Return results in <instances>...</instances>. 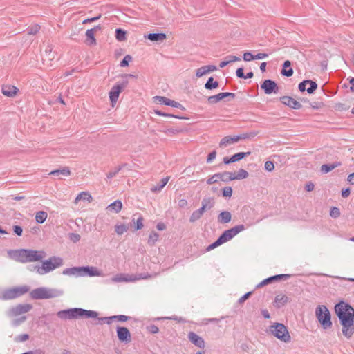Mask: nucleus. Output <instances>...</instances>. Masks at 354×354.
<instances>
[{"mask_svg":"<svg viewBox=\"0 0 354 354\" xmlns=\"http://www.w3.org/2000/svg\"><path fill=\"white\" fill-rule=\"evenodd\" d=\"M129 82L127 80H123L122 82H118L115 84L109 93L110 102L111 106L113 107L116 103L120 94L122 93L123 89L128 85Z\"/></svg>","mask_w":354,"mask_h":354,"instance_id":"1a4fd4ad","label":"nucleus"},{"mask_svg":"<svg viewBox=\"0 0 354 354\" xmlns=\"http://www.w3.org/2000/svg\"><path fill=\"white\" fill-rule=\"evenodd\" d=\"M151 277L149 274H118L115 277L111 278L113 282H130L140 279H148Z\"/></svg>","mask_w":354,"mask_h":354,"instance_id":"9d476101","label":"nucleus"},{"mask_svg":"<svg viewBox=\"0 0 354 354\" xmlns=\"http://www.w3.org/2000/svg\"><path fill=\"white\" fill-rule=\"evenodd\" d=\"M294 73V71L291 67V62L290 60H286L281 70V75L284 77H290Z\"/></svg>","mask_w":354,"mask_h":354,"instance_id":"cd10ccee","label":"nucleus"},{"mask_svg":"<svg viewBox=\"0 0 354 354\" xmlns=\"http://www.w3.org/2000/svg\"><path fill=\"white\" fill-rule=\"evenodd\" d=\"M13 233L17 236H21L23 234V228L21 225H15L12 226Z\"/></svg>","mask_w":354,"mask_h":354,"instance_id":"338daca9","label":"nucleus"},{"mask_svg":"<svg viewBox=\"0 0 354 354\" xmlns=\"http://www.w3.org/2000/svg\"><path fill=\"white\" fill-rule=\"evenodd\" d=\"M187 337L189 342L194 346L200 348H203L205 347L204 339L194 332H189L188 333Z\"/></svg>","mask_w":354,"mask_h":354,"instance_id":"4be33fe9","label":"nucleus"},{"mask_svg":"<svg viewBox=\"0 0 354 354\" xmlns=\"http://www.w3.org/2000/svg\"><path fill=\"white\" fill-rule=\"evenodd\" d=\"M41 266L37 268V273L43 275L62 266L64 263L63 259L59 257L53 256L48 259L41 260Z\"/></svg>","mask_w":354,"mask_h":354,"instance_id":"423d86ee","label":"nucleus"},{"mask_svg":"<svg viewBox=\"0 0 354 354\" xmlns=\"http://www.w3.org/2000/svg\"><path fill=\"white\" fill-rule=\"evenodd\" d=\"M86 200L91 202L93 200L91 195L87 192H80L76 197L75 201L79 200Z\"/></svg>","mask_w":354,"mask_h":354,"instance_id":"a18cd8bd","label":"nucleus"},{"mask_svg":"<svg viewBox=\"0 0 354 354\" xmlns=\"http://www.w3.org/2000/svg\"><path fill=\"white\" fill-rule=\"evenodd\" d=\"M315 316L324 330H328L332 328L331 314L326 306H317L315 308Z\"/></svg>","mask_w":354,"mask_h":354,"instance_id":"39448f33","label":"nucleus"},{"mask_svg":"<svg viewBox=\"0 0 354 354\" xmlns=\"http://www.w3.org/2000/svg\"><path fill=\"white\" fill-rule=\"evenodd\" d=\"M116 333L118 340L124 344H128L131 340V335L129 330L124 326H117Z\"/></svg>","mask_w":354,"mask_h":354,"instance_id":"f3484780","label":"nucleus"},{"mask_svg":"<svg viewBox=\"0 0 354 354\" xmlns=\"http://www.w3.org/2000/svg\"><path fill=\"white\" fill-rule=\"evenodd\" d=\"M68 239L73 243H77L80 240L81 236L77 233L71 232L68 234Z\"/></svg>","mask_w":354,"mask_h":354,"instance_id":"e2e57ef3","label":"nucleus"},{"mask_svg":"<svg viewBox=\"0 0 354 354\" xmlns=\"http://www.w3.org/2000/svg\"><path fill=\"white\" fill-rule=\"evenodd\" d=\"M169 178H170L169 176L162 178L160 180L159 183H158L156 185H155L151 188V191L152 192H158L161 191L163 189V187L167 185Z\"/></svg>","mask_w":354,"mask_h":354,"instance_id":"c9c22d12","label":"nucleus"},{"mask_svg":"<svg viewBox=\"0 0 354 354\" xmlns=\"http://www.w3.org/2000/svg\"><path fill=\"white\" fill-rule=\"evenodd\" d=\"M255 290L256 289L254 288L253 290L249 291V292L245 293L242 297H241L239 298V299L238 300V303L240 304H242L243 303H244L245 301H246L248 299H249L252 296V295L254 293Z\"/></svg>","mask_w":354,"mask_h":354,"instance_id":"6e6d98bb","label":"nucleus"},{"mask_svg":"<svg viewBox=\"0 0 354 354\" xmlns=\"http://www.w3.org/2000/svg\"><path fill=\"white\" fill-rule=\"evenodd\" d=\"M132 61V57L130 55H127L124 57V58L121 60L120 63V66L121 67H127L129 66V62Z\"/></svg>","mask_w":354,"mask_h":354,"instance_id":"603ef678","label":"nucleus"},{"mask_svg":"<svg viewBox=\"0 0 354 354\" xmlns=\"http://www.w3.org/2000/svg\"><path fill=\"white\" fill-rule=\"evenodd\" d=\"M29 338H30V335L28 334L24 333V334H21V335H19L17 337H15V341L17 342H25V341L28 340Z\"/></svg>","mask_w":354,"mask_h":354,"instance_id":"680f3d73","label":"nucleus"},{"mask_svg":"<svg viewBox=\"0 0 354 354\" xmlns=\"http://www.w3.org/2000/svg\"><path fill=\"white\" fill-rule=\"evenodd\" d=\"M245 229V225L243 224L235 225L233 227L224 230L218 238L223 243H226Z\"/></svg>","mask_w":354,"mask_h":354,"instance_id":"9b49d317","label":"nucleus"},{"mask_svg":"<svg viewBox=\"0 0 354 354\" xmlns=\"http://www.w3.org/2000/svg\"><path fill=\"white\" fill-rule=\"evenodd\" d=\"M127 32L121 28L115 29V37L118 41L127 40Z\"/></svg>","mask_w":354,"mask_h":354,"instance_id":"4c0bfd02","label":"nucleus"},{"mask_svg":"<svg viewBox=\"0 0 354 354\" xmlns=\"http://www.w3.org/2000/svg\"><path fill=\"white\" fill-rule=\"evenodd\" d=\"M341 213L340 210L337 207H332L330 210V216L333 218L339 217Z\"/></svg>","mask_w":354,"mask_h":354,"instance_id":"4d7b16f0","label":"nucleus"},{"mask_svg":"<svg viewBox=\"0 0 354 354\" xmlns=\"http://www.w3.org/2000/svg\"><path fill=\"white\" fill-rule=\"evenodd\" d=\"M159 237V234L156 231H152L149 236L147 243L150 246L155 245Z\"/></svg>","mask_w":354,"mask_h":354,"instance_id":"79ce46f5","label":"nucleus"},{"mask_svg":"<svg viewBox=\"0 0 354 354\" xmlns=\"http://www.w3.org/2000/svg\"><path fill=\"white\" fill-rule=\"evenodd\" d=\"M29 290L30 287L28 286H16L10 288H7L0 293V299H14L27 293Z\"/></svg>","mask_w":354,"mask_h":354,"instance_id":"6e6552de","label":"nucleus"},{"mask_svg":"<svg viewBox=\"0 0 354 354\" xmlns=\"http://www.w3.org/2000/svg\"><path fill=\"white\" fill-rule=\"evenodd\" d=\"M40 26L37 24L29 26L26 30L28 35H36L40 30Z\"/></svg>","mask_w":354,"mask_h":354,"instance_id":"09e8293b","label":"nucleus"},{"mask_svg":"<svg viewBox=\"0 0 354 354\" xmlns=\"http://www.w3.org/2000/svg\"><path fill=\"white\" fill-rule=\"evenodd\" d=\"M279 100L283 105L295 110L300 109L302 107V105L299 101L290 96H282L279 98Z\"/></svg>","mask_w":354,"mask_h":354,"instance_id":"6ab92c4d","label":"nucleus"},{"mask_svg":"<svg viewBox=\"0 0 354 354\" xmlns=\"http://www.w3.org/2000/svg\"><path fill=\"white\" fill-rule=\"evenodd\" d=\"M249 176L248 172L243 169H239L237 171V174H235V173L232 172L231 176H230V179L231 178L232 180H241L247 178Z\"/></svg>","mask_w":354,"mask_h":354,"instance_id":"2f4dec72","label":"nucleus"},{"mask_svg":"<svg viewBox=\"0 0 354 354\" xmlns=\"http://www.w3.org/2000/svg\"><path fill=\"white\" fill-rule=\"evenodd\" d=\"M232 172L230 171H223L222 173H216L213 176H210L207 180V185H212L218 182V180H221L225 183H228L232 181V179H230V176H231Z\"/></svg>","mask_w":354,"mask_h":354,"instance_id":"dca6fc26","label":"nucleus"},{"mask_svg":"<svg viewBox=\"0 0 354 354\" xmlns=\"http://www.w3.org/2000/svg\"><path fill=\"white\" fill-rule=\"evenodd\" d=\"M334 109L337 111H345L349 109V106L346 104L342 103V102H337L336 103L334 106Z\"/></svg>","mask_w":354,"mask_h":354,"instance_id":"8fccbe9b","label":"nucleus"},{"mask_svg":"<svg viewBox=\"0 0 354 354\" xmlns=\"http://www.w3.org/2000/svg\"><path fill=\"white\" fill-rule=\"evenodd\" d=\"M233 194V189L230 186H227L221 189V195L224 198H231Z\"/></svg>","mask_w":354,"mask_h":354,"instance_id":"49530a36","label":"nucleus"},{"mask_svg":"<svg viewBox=\"0 0 354 354\" xmlns=\"http://www.w3.org/2000/svg\"><path fill=\"white\" fill-rule=\"evenodd\" d=\"M342 165L341 162H334L330 164H324L321 166L320 171L322 174H328L335 168L340 166Z\"/></svg>","mask_w":354,"mask_h":354,"instance_id":"7c9ffc66","label":"nucleus"},{"mask_svg":"<svg viewBox=\"0 0 354 354\" xmlns=\"http://www.w3.org/2000/svg\"><path fill=\"white\" fill-rule=\"evenodd\" d=\"M8 254L11 259L22 263L40 261L46 255L44 250H35L25 248L10 250L8 251Z\"/></svg>","mask_w":354,"mask_h":354,"instance_id":"f03ea898","label":"nucleus"},{"mask_svg":"<svg viewBox=\"0 0 354 354\" xmlns=\"http://www.w3.org/2000/svg\"><path fill=\"white\" fill-rule=\"evenodd\" d=\"M334 310L342 326V334L350 339L354 334V308L342 300L335 305Z\"/></svg>","mask_w":354,"mask_h":354,"instance_id":"f257e3e1","label":"nucleus"},{"mask_svg":"<svg viewBox=\"0 0 354 354\" xmlns=\"http://www.w3.org/2000/svg\"><path fill=\"white\" fill-rule=\"evenodd\" d=\"M80 266H75L71 268H67L62 272L64 275H74L75 277H80Z\"/></svg>","mask_w":354,"mask_h":354,"instance_id":"e433bc0d","label":"nucleus"},{"mask_svg":"<svg viewBox=\"0 0 354 354\" xmlns=\"http://www.w3.org/2000/svg\"><path fill=\"white\" fill-rule=\"evenodd\" d=\"M26 320V316H21L19 318L15 319L12 321V325L14 327H17L21 325L23 322Z\"/></svg>","mask_w":354,"mask_h":354,"instance_id":"13d9d810","label":"nucleus"},{"mask_svg":"<svg viewBox=\"0 0 354 354\" xmlns=\"http://www.w3.org/2000/svg\"><path fill=\"white\" fill-rule=\"evenodd\" d=\"M128 165L127 163H124L121 165H119L118 167H116L114 171H109L108 174H106V177L107 178H113L115 176H116V174L122 169L124 168V167L127 166Z\"/></svg>","mask_w":354,"mask_h":354,"instance_id":"de8ad7c7","label":"nucleus"},{"mask_svg":"<svg viewBox=\"0 0 354 354\" xmlns=\"http://www.w3.org/2000/svg\"><path fill=\"white\" fill-rule=\"evenodd\" d=\"M57 315L62 319H90L97 318L99 313L95 310H86L81 308H71L58 311Z\"/></svg>","mask_w":354,"mask_h":354,"instance_id":"7ed1b4c3","label":"nucleus"},{"mask_svg":"<svg viewBox=\"0 0 354 354\" xmlns=\"http://www.w3.org/2000/svg\"><path fill=\"white\" fill-rule=\"evenodd\" d=\"M201 216H202V214L198 213V211L195 210L192 212V214H191V216L189 217V222L194 223V222L199 220Z\"/></svg>","mask_w":354,"mask_h":354,"instance_id":"0e129e2a","label":"nucleus"},{"mask_svg":"<svg viewBox=\"0 0 354 354\" xmlns=\"http://www.w3.org/2000/svg\"><path fill=\"white\" fill-rule=\"evenodd\" d=\"M290 301V299L286 295H277L274 299L273 305L277 308H281Z\"/></svg>","mask_w":354,"mask_h":354,"instance_id":"393cba45","label":"nucleus"},{"mask_svg":"<svg viewBox=\"0 0 354 354\" xmlns=\"http://www.w3.org/2000/svg\"><path fill=\"white\" fill-rule=\"evenodd\" d=\"M63 294L64 291L62 290L39 287L33 289L30 292V297L32 299L41 300L60 297Z\"/></svg>","mask_w":354,"mask_h":354,"instance_id":"20e7f679","label":"nucleus"},{"mask_svg":"<svg viewBox=\"0 0 354 354\" xmlns=\"http://www.w3.org/2000/svg\"><path fill=\"white\" fill-rule=\"evenodd\" d=\"M157 320L160 319H171V320H176L180 323H185L186 320L185 319L183 318L182 317H177L176 315L171 316V317H158L156 319Z\"/></svg>","mask_w":354,"mask_h":354,"instance_id":"3c124183","label":"nucleus"},{"mask_svg":"<svg viewBox=\"0 0 354 354\" xmlns=\"http://www.w3.org/2000/svg\"><path fill=\"white\" fill-rule=\"evenodd\" d=\"M97 319V322L94 323V324H102L104 323H106L107 324H111L112 322H113V315L110 317H98L96 318Z\"/></svg>","mask_w":354,"mask_h":354,"instance_id":"37998d69","label":"nucleus"},{"mask_svg":"<svg viewBox=\"0 0 354 354\" xmlns=\"http://www.w3.org/2000/svg\"><path fill=\"white\" fill-rule=\"evenodd\" d=\"M122 208V203L120 200H115L110 205H109L106 209L109 211L118 213Z\"/></svg>","mask_w":354,"mask_h":354,"instance_id":"473e14b6","label":"nucleus"},{"mask_svg":"<svg viewBox=\"0 0 354 354\" xmlns=\"http://www.w3.org/2000/svg\"><path fill=\"white\" fill-rule=\"evenodd\" d=\"M162 131L168 135H175V134L181 133L183 131V130L175 129V128H169V129H167Z\"/></svg>","mask_w":354,"mask_h":354,"instance_id":"69168bd1","label":"nucleus"},{"mask_svg":"<svg viewBox=\"0 0 354 354\" xmlns=\"http://www.w3.org/2000/svg\"><path fill=\"white\" fill-rule=\"evenodd\" d=\"M131 318V317L124 315H113V320L120 322H125L129 320Z\"/></svg>","mask_w":354,"mask_h":354,"instance_id":"5fc2aeb1","label":"nucleus"},{"mask_svg":"<svg viewBox=\"0 0 354 354\" xmlns=\"http://www.w3.org/2000/svg\"><path fill=\"white\" fill-rule=\"evenodd\" d=\"M259 131H252L250 132H246L243 133L244 140H251L254 138L257 135H258Z\"/></svg>","mask_w":354,"mask_h":354,"instance_id":"052dcab7","label":"nucleus"},{"mask_svg":"<svg viewBox=\"0 0 354 354\" xmlns=\"http://www.w3.org/2000/svg\"><path fill=\"white\" fill-rule=\"evenodd\" d=\"M153 102L158 103L160 104H163L165 106H169L174 108V106H176V101L171 100L169 98H167L165 96H155L153 97Z\"/></svg>","mask_w":354,"mask_h":354,"instance_id":"bb28decb","label":"nucleus"},{"mask_svg":"<svg viewBox=\"0 0 354 354\" xmlns=\"http://www.w3.org/2000/svg\"><path fill=\"white\" fill-rule=\"evenodd\" d=\"M243 59L245 62H250L252 60H255L254 55H252V53L250 51H245L243 53Z\"/></svg>","mask_w":354,"mask_h":354,"instance_id":"bf43d9fd","label":"nucleus"},{"mask_svg":"<svg viewBox=\"0 0 354 354\" xmlns=\"http://www.w3.org/2000/svg\"><path fill=\"white\" fill-rule=\"evenodd\" d=\"M32 305L30 304H19L10 308L8 315L10 317L17 316L30 311Z\"/></svg>","mask_w":354,"mask_h":354,"instance_id":"2eb2a0df","label":"nucleus"},{"mask_svg":"<svg viewBox=\"0 0 354 354\" xmlns=\"http://www.w3.org/2000/svg\"><path fill=\"white\" fill-rule=\"evenodd\" d=\"M317 87V84L312 80H304L298 85V89L301 93L306 91L308 94H313Z\"/></svg>","mask_w":354,"mask_h":354,"instance_id":"4468645a","label":"nucleus"},{"mask_svg":"<svg viewBox=\"0 0 354 354\" xmlns=\"http://www.w3.org/2000/svg\"><path fill=\"white\" fill-rule=\"evenodd\" d=\"M236 95L234 93L230 92H222L219 93L216 95H211L208 97L207 102L210 104H214L219 102L222 100L230 97V98H234Z\"/></svg>","mask_w":354,"mask_h":354,"instance_id":"aec40b11","label":"nucleus"},{"mask_svg":"<svg viewBox=\"0 0 354 354\" xmlns=\"http://www.w3.org/2000/svg\"><path fill=\"white\" fill-rule=\"evenodd\" d=\"M206 204L207 209H210L214 206L215 202L214 197H204L201 204Z\"/></svg>","mask_w":354,"mask_h":354,"instance_id":"c03bdc74","label":"nucleus"},{"mask_svg":"<svg viewBox=\"0 0 354 354\" xmlns=\"http://www.w3.org/2000/svg\"><path fill=\"white\" fill-rule=\"evenodd\" d=\"M144 218L141 214H134L133 218L131 220V223H130V227L133 228V231H138L141 230L143 225Z\"/></svg>","mask_w":354,"mask_h":354,"instance_id":"b1692460","label":"nucleus"},{"mask_svg":"<svg viewBox=\"0 0 354 354\" xmlns=\"http://www.w3.org/2000/svg\"><path fill=\"white\" fill-rule=\"evenodd\" d=\"M219 86V82L217 80H214L213 77H209L205 82L204 87L207 90H214Z\"/></svg>","mask_w":354,"mask_h":354,"instance_id":"f704fd0d","label":"nucleus"},{"mask_svg":"<svg viewBox=\"0 0 354 354\" xmlns=\"http://www.w3.org/2000/svg\"><path fill=\"white\" fill-rule=\"evenodd\" d=\"M222 244H223V243H222L221 240H220V239L218 238L214 242L212 243L206 248V251L207 252L211 251L212 250L217 248L218 246H219Z\"/></svg>","mask_w":354,"mask_h":354,"instance_id":"864d4df0","label":"nucleus"},{"mask_svg":"<svg viewBox=\"0 0 354 354\" xmlns=\"http://www.w3.org/2000/svg\"><path fill=\"white\" fill-rule=\"evenodd\" d=\"M86 41L85 43L88 46H93L96 44V39L95 37V32L92 30H87L85 33Z\"/></svg>","mask_w":354,"mask_h":354,"instance_id":"72a5a7b5","label":"nucleus"},{"mask_svg":"<svg viewBox=\"0 0 354 354\" xmlns=\"http://www.w3.org/2000/svg\"><path fill=\"white\" fill-rule=\"evenodd\" d=\"M270 333L278 339L283 342H290L291 337L288 327L282 323L274 322L269 326Z\"/></svg>","mask_w":354,"mask_h":354,"instance_id":"0eeeda50","label":"nucleus"},{"mask_svg":"<svg viewBox=\"0 0 354 354\" xmlns=\"http://www.w3.org/2000/svg\"><path fill=\"white\" fill-rule=\"evenodd\" d=\"M261 89L263 91L266 95L277 94L279 91L277 83L270 79H266L261 82Z\"/></svg>","mask_w":354,"mask_h":354,"instance_id":"f8f14e48","label":"nucleus"},{"mask_svg":"<svg viewBox=\"0 0 354 354\" xmlns=\"http://www.w3.org/2000/svg\"><path fill=\"white\" fill-rule=\"evenodd\" d=\"M235 140H234V135L233 136H225L223 137L220 142H219V147H226L227 145H230V144H233V143H235Z\"/></svg>","mask_w":354,"mask_h":354,"instance_id":"58836bf2","label":"nucleus"},{"mask_svg":"<svg viewBox=\"0 0 354 354\" xmlns=\"http://www.w3.org/2000/svg\"><path fill=\"white\" fill-rule=\"evenodd\" d=\"M144 38L146 39H149L151 41H162L167 38L166 34L164 32H157V33H147L145 34Z\"/></svg>","mask_w":354,"mask_h":354,"instance_id":"a878e982","label":"nucleus"},{"mask_svg":"<svg viewBox=\"0 0 354 354\" xmlns=\"http://www.w3.org/2000/svg\"><path fill=\"white\" fill-rule=\"evenodd\" d=\"M49 175H53L55 176H59V175H62L64 176H68L71 175V170L68 167H64L51 171L49 173Z\"/></svg>","mask_w":354,"mask_h":354,"instance_id":"c756f323","label":"nucleus"},{"mask_svg":"<svg viewBox=\"0 0 354 354\" xmlns=\"http://www.w3.org/2000/svg\"><path fill=\"white\" fill-rule=\"evenodd\" d=\"M80 277H101L103 276L102 271L94 266H80Z\"/></svg>","mask_w":354,"mask_h":354,"instance_id":"a211bd4d","label":"nucleus"},{"mask_svg":"<svg viewBox=\"0 0 354 354\" xmlns=\"http://www.w3.org/2000/svg\"><path fill=\"white\" fill-rule=\"evenodd\" d=\"M19 91V88L15 86L10 84H4L2 86L1 92L2 93L9 97H15Z\"/></svg>","mask_w":354,"mask_h":354,"instance_id":"5701e85b","label":"nucleus"},{"mask_svg":"<svg viewBox=\"0 0 354 354\" xmlns=\"http://www.w3.org/2000/svg\"><path fill=\"white\" fill-rule=\"evenodd\" d=\"M48 217L47 212L44 211H39L35 214V221L39 224L44 223Z\"/></svg>","mask_w":354,"mask_h":354,"instance_id":"ea45409f","label":"nucleus"},{"mask_svg":"<svg viewBox=\"0 0 354 354\" xmlns=\"http://www.w3.org/2000/svg\"><path fill=\"white\" fill-rule=\"evenodd\" d=\"M251 154V151L247 152H238L234 153L230 157L225 156L223 159V163L225 165H229L237 161H239Z\"/></svg>","mask_w":354,"mask_h":354,"instance_id":"412c9836","label":"nucleus"},{"mask_svg":"<svg viewBox=\"0 0 354 354\" xmlns=\"http://www.w3.org/2000/svg\"><path fill=\"white\" fill-rule=\"evenodd\" d=\"M232 220V214L229 211H222L218 215V222L219 223L225 224L228 223Z\"/></svg>","mask_w":354,"mask_h":354,"instance_id":"c85d7f7f","label":"nucleus"},{"mask_svg":"<svg viewBox=\"0 0 354 354\" xmlns=\"http://www.w3.org/2000/svg\"><path fill=\"white\" fill-rule=\"evenodd\" d=\"M264 169L269 172L274 169V164L273 161L268 160L265 162Z\"/></svg>","mask_w":354,"mask_h":354,"instance_id":"774afa93","label":"nucleus"},{"mask_svg":"<svg viewBox=\"0 0 354 354\" xmlns=\"http://www.w3.org/2000/svg\"><path fill=\"white\" fill-rule=\"evenodd\" d=\"M291 276L292 275L290 274H279L270 276V277L263 279V281H261L259 283H258L255 286V289L261 288L265 286H267L270 283H274L276 281L287 280V279H290L291 277Z\"/></svg>","mask_w":354,"mask_h":354,"instance_id":"ddd939ff","label":"nucleus"},{"mask_svg":"<svg viewBox=\"0 0 354 354\" xmlns=\"http://www.w3.org/2000/svg\"><path fill=\"white\" fill-rule=\"evenodd\" d=\"M130 225L117 224L115 225V232L118 235H122L129 229Z\"/></svg>","mask_w":354,"mask_h":354,"instance_id":"a19ab883","label":"nucleus"}]
</instances>
